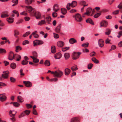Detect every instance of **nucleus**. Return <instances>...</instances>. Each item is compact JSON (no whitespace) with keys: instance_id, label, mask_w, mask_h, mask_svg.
I'll return each mask as SVG.
<instances>
[{"instance_id":"79ce46f5","label":"nucleus","mask_w":122,"mask_h":122,"mask_svg":"<svg viewBox=\"0 0 122 122\" xmlns=\"http://www.w3.org/2000/svg\"><path fill=\"white\" fill-rule=\"evenodd\" d=\"M96 55V53L94 51H93L90 54V56H95Z\"/></svg>"},{"instance_id":"8fccbe9b","label":"nucleus","mask_w":122,"mask_h":122,"mask_svg":"<svg viewBox=\"0 0 122 122\" xmlns=\"http://www.w3.org/2000/svg\"><path fill=\"white\" fill-rule=\"evenodd\" d=\"M14 32L15 33L14 36H15L18 35L19 34V32L18 30H15Z\"/></svg>"},{"instance_id":"39448f33","label":"nucleus","mask_w":122,"mask_h":122,"mask_svg":"<svg viewBox=\"0 0 122 122\" xmlns=\"http://www.w3.org/2000/svg\"><path fill=\"white\" fill-rule=\"evenodd\" d=\"M63 72L60 70L56 71H55V76L60 77L63 75Z\"/></svg>"},{"instance_id":"13d9d810","label":"nucleus","mask_w":122,"mask_h":122,"mask_svg":"<svg viewBox=\"0 0 122 122\" xmlns=\"http://www.w3.org/2000/svg\"><path fill=\"white\" fill-rule=\"evenodd\" d=\"M53 34L54 37L55 38H59V36L58 34L54 33H53Z\"/></svg>"},{"instance_id":"c756f323","label":"nucleus","mask_w":122,"mask_h":122,"mask_svg":"<svg viewBox=\"0 0 122 122\" xmlns=\"http://www.w3.org/2000/svg\"><path fill=\"white\" fill-rule=\"evenodd\" d=\"M51 51L52 53H54L56 52V49L55 46H51Z\"/></svg>"},{"instance_id":"052dcab7","label":"nucleus","mask_w":122,"mask_h":122,"mask_svg":"<svg viewBox=\"0 0 122 122\" xmlns=\"http://www.w3.org/2000/svg\"><path fill=\"white\" fill-rule=\"evenodd\" d=\"M12 12L15 14H17V17L19 16V14L18 11L16 10H14Z\"/></svg>"},{"instance_id":"9b49d317","label":"nucleus","mask_w":122,"mask_h":122,"mask_svg":"<svg viewBox=\"0 0 122 122\" xmlns=\"http://www.w3.org/2000/svg\"><path fill=\"white\" fill-rule=\"evenodd\" d=\"M23 83L25 84V86L27 87H30L32 86V84L29 81H24Z\"/></svg>"},{"instance_id":"603ef678","label":"nucleus","mask_w":122,"mask_h":122,"mask_svg":"<svg viewBox=\"0 0 122 122\" xmlns=\"http://www.w3.org/2000/svg\"><path fill=\"white\" fill-rule=\"evenodd\" d=\"M33 55L35 57H37V52L36 51H34L32 52Z\"/></svg>"},{"instance_id":"f257e3e1","label":"nucleus","mask_w":122,"mask_h":122,"mask_svg":"<svg viewBox=\"0 0 122 122\" xmlns=\"http://www.w3.org/2000/svg\"><path fill=\"white\" fill-rule=\"evenodd\" d=\"M9 72L8 71H4L3 72L1 76L0 77V79L1 81L3 80L4 79H6L8 77Z\"/></svg>"},{"instance_id":"f03ea898","label":"nucleus","mask_w":122,"mask_h":122,"mask_svg":"<svg viewBox=\"0 0 122 122\" xmlns=\"http://www.w3.org/2000/svg\"><path fill=\"white\" fill-rule=\"evenodd\" d=\"M30 112V110H25L22 112L21 114L19 116V117L21 118L22 117L25 116V115H28Z\"/></svg>"},{"instance_id":"774afa93","label":"nucleus","mask_w":122,"mask_h":122,"mask_svg":"<svg viewBox=\"0 0 122 122\" xmlns=\"http://www.w3.org/2000/svg\"><path fill=\"white\" fill-rule=\"evenodd\" d=\"M89 44L88 42L84 43V48L87 47L88 46Z\"/></svg>"},{"instance_id":"f8f14e48","label":"nucleus","mask_w":122,"mask_h":122,"mask_svg":"<svg viewBox=\"0 0 122 122\" xmlns=\"http://www.w3.org/2000/svg\"><path fill=\"white\" fill-rule=\"evenodd\" d=\"M107 25V22L106 21H102L101 23V25L100 27L102 26L106 27Z\"/></svg>"},{"instance_id":"ddd939ff","label":"nucleus","mask_w":122,"mask_h":122,"mask_svg":"<svg viewBox=\"0 0 122 122\" xmlns=\"http://www.w3.org/2000/svg\"><path fill=\"white\" fill-rule=\"evenodd\" d=\"M57 44L58 47H61L64 45V43L62 41H59L58 42Z\"/></svg>"},{"instance_id":"dca6fc26","label":"nucleus","mask_w":122,"mask_h":122,"mask_svg":"<svg viewBox=\"0 0 122 122\" xmlns=\"http://www.w3.org/2000/svg\"><path fill=\"white\" fill-rule=\"evenodd\" d=\"M53 9L54 11L55 12L59 10L58 7V5L56 4H55L54 5Z\"/></svg>"},{"instance_id":"7c9ffc66","label":"nucleus","mask_w":122,"mask_h":122,"mask_svg":"<svg viewBox=\"0 0 122 122\" xmlns=\"http://www.w3.org/2000/svg\"><path fill=\"white\" fill-rule=\"evenodd\" d=\"M44 64L46 66H50V61L48 60H46L44 62Z\"/></svg>"},{"instance_id":"e433bc0d","label":"nucleus","mask_w":122,"mask_h":122,"mask_svg":"<svg viewBox=\"0 0 122 122\" xmlns=\"http://www.w3.org/2000/svg\"><path fill=\"white\" fill-rule=\"evenodd\" d=\"M111 32V30L109 29H107L106 30V31L105 32V34L106 35H109Z\"/></svg>"},{"instance_id":"4c0bfd02","label":"nucleus","mask_w":122,"mask_h":122,"mask_svg":"<svg viewBox=\"0 0 122 122\" xmlns=\"http://www.w3.org/2000/svg\"><path fill=\"white\" fill-rule=\"evenodd\" d=\"M13 105L15 107H17L19 106L20 104L17 102H13Z\"/></svg>"},{"instance_id":"2f4dec72","label":"nucleus","mask_w":122,"mask_h":122,"mask_svg":"<svg viewBox=\"0 0 122 122\" xmlns=\"http://www.w3.org/2000/svg\"><path fill=\"white\" fill-rule=\"evenodd\" d=\"M61 25H59L55 29V31L57 33H59Z\"/></svg>"},{"instance_id":"6e6d98bb","label":"nucleus","mask_w":122,"mask_h":122,"mask_svg":"<svg viewBox=\"0 0 122 122\" xmlns=\"http://www.w3.org/2000/svg\"><path fill=\"white\" fill-rule=\"evenodd\" d=\"M116 48V46L115 45H112L111 47V49L110 50V51H111L112 50L115 49Z\"/></svg>"},{"instance_id":"aec40b11","label":"nucleus","mask_w":122,"mask_h":122,"mask_svg":"<svg viewBox=\"0 0 122 122\" xmlns=\"http://www.w3.org/2000/svg\"><path fill=\"white\" fill-rule=\"evenodd\" d=\"M61 57V55L60 53H58L56 54L55 56V58L56 59H59Z\"/></svg>"},{"instance_id":"72a5a7b5","label":"nucleus","mask_w":122,"mask_h":122,"mask_svg":"<svg viewBox=\"0 0 122 122\" xmlns=\"http://www.w3.org/2000/svg\"><path fill=\"white\" fill-rule=\"evenodd\" d=\"M46 23V22L44 20H41V21L38 23V25H41L43 24H45Z\"/></svg>"},{"instance_id":"20e7f679","label":"nucleus","mask_w":122,"mask_h":122,"mask_svg":"<svg viewBox=\"0 0 122 122\" xmlns=\"http://www.w3.org/2000/svg\"><path fill=\"white\" fill-rule=\"evenodd\" d=\"M44 42L42 41L36 40L33 42L34 46H35L38 45H41L43 44Z\"/></svg>"},{"instance_id":"37998d69","label":"nucleus","mask_w":122,"mask_h":122,"mask_svg":"<svg viewBox=\"0 0 122 122\" xmlns=\"http://www.w3.org/2000/svg\"><path fill=\"white\" fill-rule=\"evenodd\" d=\"M122 36V31H120L118 32V35L117 36V37L119 38Z\"/></svg>"},{"instance_id":"f704fd0d","label":"nucleus","mask_w":122,"mask_h":122,"mask_svg":"<svg viewBox=\"0 0 122 122\" xmlns=\"http://www.w3.org/2000/svg\"><path fill=\"white\" fill-rule=\"evenodd\" d=\"M92 60L95 63H98L99 61L95 58L93 57L92 59Z\"/></svg>"},{"instance_id":"cd10ccee","label":"nucleus","mask_w":122,"mask_h":122,"mask_svg":"<svg viewBox=\"0 0 122 122\" xmlns=\"http://www.w3.org/2000/svg\"><path fill=\"white\" fill-rule=\"evenodd\" d=\"M22 49V47L20 46H17L15 47V51L17 52H18L19 51L21 50Z\"/></svg>"},{"instance_id":"a211bd4d","label":"nucleus","mask_w":122,"mask_h":122,"mask_svg":"<svg viewBox=\"0 0 122 122\" xmlns=\"http://www.w3.org/2000/svg\"><path fill=\"white\" fill-rule=\"evenodd\" d=\"M69 42L71 44H73L75 43H76L77 41L75 39L71 38L69 39Z\"/></svg>"},{"instance_id":"49530a36","label":"nucleus","mask_w":122,"mask_h":122,"mask_svg":"<svg viewBox=\"0 0 122 122\" xmlns=\"http://www.w3.org/2000/svg\"><path fill=\"white\" fill-rule=\"evenodd\" d=\"M71 4L70 3H68L67 5L66 8L68 10H69L70 9V7L71 6Z\"/></svg>"},{"instance_id":"e2e57ef3","label":"nucleus","mask_w":122,"mask_h":122,"mask_svg":"<svg viewBox=\"0 0 122 122\" xmlns=\"http://www.w3.org/2000/svg\"><path fill=\"white\" fill-rule=\"evenodd\" d=\"M22 22V20L20 19L16 23V24H18L21 23Z\"/></svg>"},{"instance_id":"4be33fe9","label":"nucleus","mask_w":122,"mask_h":122,"mask_svg":"<svg viewBox=\"0 0 122 122\" xmlns=\"http://www.w3.org/2000/svg\"><path fill=\"white\" fill-rule=\"evenodd\" d=\"M86 21L87 23H89L93 25H94V23L92 20L90 18H88L86 20Z\"/></svg>"},{"instance_id":"58836bf2","label":"nucleus","mask_w":122,"mask_h":122,"mask_svg":"<svg viewBox=\"0 0 122 122\" xmlns=\"http://www.w3.org/2000/svg\"><path fill=\"white\" fill-rule=\"evenodd\" d=\"M10 67L12 69L15 68L16 67L15 63H12L10 65Z\"/></svg>"},{"instance_id":"09e8293b","label":"nucleus","mask_w":122,"mask_h":122,"mask_svg":"<svg viewBox=\"0 0 122 122\" xmlns=\"http://www.w3.org/2000/svg\"><path fill=\"white\" fill-rule=\"evenodd\" d=\"M8 16V15L7 14H3L1 15V17L3 18L6 17Z\"/></svg>"},{"instance_id":"f3484780","label":"nucleus","mask_w":122,"mask_h":122,"mask_svg":"<svg viewBox=\"0 0 122 122\" xmlns=\"http://www.w3.org/2000/svg\"><path fill=\"white\" fill-rule=\"evenodd\" d=\"M17 101L19 102H22L24 101L23 97L20 96H18L17 97Z\"/></svg>"},{"instance_id":"5701e85b","label":"nucleus","mask_w":122,"mask_h":122,"mask_svg":"<svg viewBox=\"0 0 122 122\" xmlns=\"http://www.w3.org/2000/svg\"><path fill=\"white\" fill-rule=\"evenodd\" d=\"M70 122H79V121L78 118L75 117L71 119Z\"/></svg>"},{"instance_id":"c9c22d12","label":"nucleus","mask_w":122,"mask_h":122,"mask_svg":"<svg viewBox=\"0 0 122 122\" xmlns=\"http://www.w3.org/2000/svg\"><path fill=\"white\" fill-rule=\"evenodd\" d=\"M7 20L8 22L10 23H12L14 21V20L13 18H7Z\"/></svg>"},{"instance_id":"ea45409f","label":"nucleus","mask_w":122,"mask_h":122,"mask_svg":"<svg viewBox=\"0 0 122 122\" xmlns=\"http://www.w3.org/2000/svg\"><path fill=\"white\" fill-rule=\"evenodd\" d=\"M71 69L72 71H75L77 70L78 69V68L77 67V66H76L75 67L74 66H73L71 67Z\"/></svg>"},{"instance_id":"423d86ee","label":"nucleus","mask_w":122,"mask_h":122,"mask_svg":"<svg viewBox=\"0 0 122 122\" xmlns=\"http://www.w3.org/2000/svg\"><path fill=\"white\" fill-rule=\"evenodd\" d=\"M75 20L77 21L80 22L81 21L82 18L80 14L78 13L76 14L75 16Z\"/></svg>"},{"instance_id":"412c9836","label":"nucleus","mask_w":122,"mask_h":122,"mask_svg":"<svg viewBox=\"0 0 122 122\" xmlns=\"http://www.w3.org/2000/svg\"><path fill=\"white\" fill-rule=\"evenodd\" d=\"M71 72L70 70L68 68H66L65 70V74L66 76L68 75Z\"/></svg>"},{"instance_id":"2eb2a0df","label":"nucleus","mask_w":122,"mask_h":122,"mask_svg":"<svg viewBox=\"0 0 122 122\" xmlns=\"http://www.w3.org/2000/svg\"><path fill=\"white\" fill-rule=\"evenodd\" d=\"M26 9L29 13H30L33 10L32 7L30 5H27L26 6Z\"/></svg>"},{"instance_id":"0eeeda50","label":"nucleus","mask_w":122,"mask_h":122,"mask_svg":"<svg viewBox=\"0 0 122 122\" xmlns=\"http://www.w3.org/2000/svg\"><path fill=\"white\" fill-rule=\"evenodd\" d=\"M15 55H14L13 52L11 51L9 53V54L8 56V59L10 60H12L15 57Z\"/></svg>"},{"instance_id":"a878e982","label":"nucleus","mask_w":122,"mask_h":122,"mask_svg":"<svg viewBox=\"0 0 122 122\" xmlns=\"http://www.w3.org/2000/svg\"><path fill=\"white\" fill-rule=\"evenodd\" d=\"M64 56L66 60H67L70 57V54L69 53H65L64 55Z\"/></svg>"},{"instance_id":"7ed1b4c3","label":"nucleus","mask_w":122,"mask_h":122,"mask_svg":"<svg viewBox=\"0 0 122 122\" xmlns=\"http://www.w3.org/2000/svg\"><path fill=\"white\" fill-rule=\"evenodd\" d=\"M81 54V52H78L77 53L76 52H73L72 55V57L73 60L77 59L79 57L80 55Z\"/></svg>"},{"instance_id":"a18cd8bd","label":"nucleus","mask_w":122,"mask_h":122,"mask_svg":"<svg viewBox=\"0 0 122 122\" xmlns=\"http://www.w3.org/2000/svg\"><path fill=\"white\" fill-rule=\"evenodd\" d=\"M17 112H16L15 113L13 114H12V111H10V116L11 117H14L15 115V114Z\"/></svg>"},{"instance_id":"a19ab883","label":"nucleus","mask_w":122,"mask_h":122,"mask_svg":"<svg viewBox=\"0 0 122 122\" xmlns=\"http://www.w3.org/2000/svg\"><path fill=\"white\" fill-rule=\"evenodd\" d=\"M29 43V41L27 40H25L22 43V44L23 45H25L27 44H28Z\"/></svg>"},{"instance_id":"4d7b16f0","label":"nucleus","mask_w":122,"mask_h":122,"mask_svg":"<svg viewBox=\"0 0 122 122\" xmlns=\"http://www.w3.org/2000/svg\"><path fill=\"white\" fill-rule=\"evenodd\" d=\"M52 15L53 17L54 18L56 17L57 16V14L56 12H55L52 13Z\"/></svg>"},{"instance_id":"c03bdc74","label":"nucleus","mask_w":122,"mask_h":122,"mask_svg":"<svg viewBox=\"0 0 122 122\" xmlns=\"http://www.w3.org/2000/svg\"><path fill=\"white\" fill-rule=\"evenodd\" d=\"M93 66V64L91 63H90L88 65V68L89 69H91Z\"/></svg>"},{"instance_id":"6e6552de","label":"nucleus","mask_w":122,"mask_h":122,"mask_svg":"<svg viewBox=\"0 0 122 122\" xmlns=\"http://www.w3.org/2000/svg\"><path fill=\"white\" fill-rule=\"evenodd\" d=\"M25 59L23 60L21 62V64L23 65H25L27 64L28 61H27L29 60V58L27 56H25L24 57Z\"/></svg>"},{"instance_id":"6ab92c4d","label":"nucleus","mask_w":122,"mask_h":122,"mask_svg":"<svg viewBox=\"0 0 122 122\" xmlns=\"http://www.w3.org/2000/svg\"><path fill=\"white\" fill-rule=\"evenodd\" d=\"M45 19L46 21L48 24H51L50 22L51 20V18L50 16H47L45 18Z\"/></svg>"},{"instance_id":"5fc2aeb1","label":"nucleus","mask_w":122,"mask_h":122,"mask_svg":"<svg viewBox=\"0 0 122 122\" xmlns=\"http://www.w3.org/2000/svg\"><path fill=\"white\" fill-rule=\"evenodd\" d=\"M10 79L11 81L12 82H14L15 81V79L12 77H10Z\"/></svg>"},{"instance_id":"473e14b6","label":"nucleus","mask_w":122,"mask_h":122,"mask_svg":"<svg viewBox=\"0 0 122 122\" xmlns=\"http://www.w3.org/2000/svg\"><path fill=\"white\" fill-rule=\"evenodd\" d=\"M15 57H16V58L18 57L19 58H17V59H16L17 61H19L21 59V56L20 55H19L18 54H16L15 55Z\"/></svg>"},{"instance_id":"1a4fd4ad","label":"nucleus","mask_w":122,"mask_h":122,"mask_svg":"<svg viewBox=\"0 0 122 122\" xmlns=\"http://www.w3.org/2000/svg\"><path fill=\"white\" fill-rule=\"evenodd\" d=\"M92 10V9L91 8H88L86 9V12L84 13V15H90Z\"/></svg>"},{"instance_id":"b1692460","label":"nucleus","mask_w":122,"mask_h":122,"mask_svg":"<svg viewBox=\"0 0 122 122\" xmlns=\"http://www.w3.org/2000/svg\"><path fill=\"white\" fill-rule=\"evenodd\" d=\"M6 99V97L5 96H2L0 97V100L2 102L5 101Z\"/></svg>"},{"instance_id":"3c124183","label":"nucleus","mask_w":122,"mask_h":122,"mask_svg":"<svg viewBox=\"0 0 122 122\" xmlns=\"http://www.w3.org/2000/svg\"><path fill=\"white\" fill-rule=\"evenodd\" d=\"M0 52L1 53H5L6 52V50L4 49L0 48Z\"/></svg>"},{"instance_id":"0e129e2a","label":"nucleus","mask_w":122,"mask_h":122,"mask_svg":"<svg viewBox=\"0 0 122 122\" xmlns=\"http://www.w3.org/2000/svg\"><path fill=\"white\" fill-rule=\"evenodd\" d=\"M26 105L28 108H30L32 107V106L30 104H26Z\"/></svg>"},{"instance_id":"680f3d73","label":"nucleus","mask_w":122,"mask_h":122,"mask_svg":"<svg viewBox=\"0 0 122 122\" xmlns=\"http://www.w3.org/2000/svg\"><path fill=\"white\" fill-rule=\"evenodd\" d=\"M118 8L121 9L122 8V2H121L117 6Z\"/></svg>"},{"instance_id":"de8ad7c7","label":"nucleus","mask_w":122,"mask_h":122,"mask_svg":"<svg viewBox=\"0 0 122 122\" xmlns=\"http://www.w3.org/2000/svg\"><path fill=\"white\" fill-rule=\"evenodd\" d=\"M30 31L27 32L23 35V36L24 37H26L27 36L30 34Z\"/></svg>"},{"instance_id":"4468645a","label":"nucleus","mask_w":122,"mask_h":122,"mask_svg":"<svg viewBox=\"0 0 122 122\" xmlns=\"http://www.w3.org/2000/svg\"><path fill=\"white\" fill-rule=\"evenodd\" d=\"M37 19H40L41 18V14L38 12H36L34 15Z\"/></svg>"},{"instance_id":"c85d7f7f","label":"nucleus","mask_w":122,"mask_h":122,"mask_svg":"<svg viewBox=\"0 0 122 122\" xmlns=\"http://www.w3.org/2000/svg\"><path fill=\"white\" fill-rule=\"evenodd\" d=\"M33 1V0H25V2L26 4L30 5L31 4Z\"/></svg>"},{"instance_id":"864d4df0","label":"nucleus","mask_w":122,"mask_h":122,"mask_svg":"<svg viewBox=\"0 0 122 122\" xmlns=\"http://www.w3.org/2000/svg\"><path fill=\"white\" fill-rule=\"evenodd\" d=\"M100 13H97L94 16V17L95 18H97L100 16Z\"/></svg>"},{"instance_id":"393cba45","label":"nucleus","mask_w":122,"mask_h":122,"mask_svg":"<svg viewBox=\"0 0 122 122\" xmlns=\"http://www.w3.org/2000/svg\"><path fill=\"white\" fill-rule=\"evenodd\" d=\"M71 4V6L72 7H74L76 6L77 4V2L76 1H73Z\"/></svg>"},{"instance_id":"bf43d9fd","label":"nucleus","mask_w":122,"mask_h":122,"mask_svg":"<svg viewBox=\"0 0 122 122\" xmlns=\"http://www.w3.org/2000/svg\"><path fill=\"white\" fill-rule=\"evenodd\" d=\"M39 59L36 58V57L34 59H33V61L35 63H38L39 62Z\"/></svg>"},{"instance_id":"338daca9","label":"nucleus","mask_w":122,"mask_h":122,"mask_svg":"<svg viewBox=\"0 0 122 122\" xmlns=\"http://www.w3.org/2000/svg\"><path fill=\"white\" fill-rule=\"evenodd\" d=\"M33 36L34 38H37L39 37V35L37 34H33Z\"/></svg>"},{"instance_id":"bb28decb","label":"nucleus","mask_w":122,"mask_h":122,"mask_svg":"<svg viewBox=\"0 0 122 122\" xmlns=\"http://www.w3.org/2000/svg\"><path fill=\"white\" fill-rule=\"evenodd\" d=\"M61 12L63 15H65L66 14L67 12V10L65 8H61Z\"/></svg>"},{"instance_id":"9d476101","label":"nucleus","mask_w":122,"mask_h":122,"mask_svg":"<svg viewBox=\"0 0 122 122\" xmlns=\"http://www.w3.org/2000/svg\"><path fill=\"white\" fill-rule=\"evenodd\" d=\"M98 45L99 46L102 47L104 46V42L103 40L101 39H99L98 41Z\"/></svg>"},{"instance_id":"69168bd1","label":"nucleus","mask_w":122,"mask_h":122,"mask_svg":"<svg viewBox=\"0 0 122 122\" xmlns=\"http://www.w3.org/2000/svg\"><path fill=\"white\" fill-rule=\"evenodd\" d=\"M76 11V10L75 9H72L70 11V12L71 13H73Z\"/></svg>"}]
</instances>
